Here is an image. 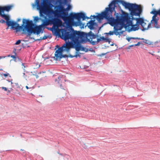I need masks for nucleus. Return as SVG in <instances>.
I'll use <instances>...</instances> for the list:
<instances>
[{"mask_svg":"<svg viewBox=\"0 0 160 160\" xmlns=\"http://www.w3.org/2000/svg\"><path fill=\"white\" fill-rule=\"evenodd\" d=\"M120 3L122 4L125 8L128 9L131 11V14L132 15H135L140 17V14L142 12V9L140 6L135 4H132L122 0H114L112 1L109 5V7L106 8L105 11L102 12L101 14H98V15H91L89 19H91L96 18L98 21L100 22V21L105 18L107 19L108 23L112 26L114 27V31H110L107 34L111 35L114 33L116 35H120L123 33L124 31H121L122 29L124 27L122 28L120 30H117L115 28L116 26H117L118 24L120 23L119 21L117 20V17H120L122 15L118 13H117L116 11L114 13L116 19L112 17V12L115 10V7L116 4Z\"/></svg>","mask_w":160,"mask_h":160,"instance_id":"1","label":"nucleus"},{"mask_svg":"<svg viewBox=\"0 0 160 160\" xmlns=\"http://www.w3.org/2000/svg\"><path fill=\"white\" fill-rule=\"evenodd\" d=\"M64 26L61 20L55 19L54 20V25L52 32L56 36L61 37L65 41L70 39L71 42H68L70 43V47L68 48V56L71 58L80 57V53L79 51H83L85 52L88 51V49L81 46V43L85 42L86 38L83 35L75 33L70 34V32L67 31L64 29H62Z\"/></svg>","mask_w":160,"mask_h":160,"instance_id":"2","label":"nucleus"},{"mask_svg":"<svg viewBox=\"0 0 160 160\" xmlns=\"http://www.w3.org/2000/svg\"><path fill=\"white\" fill-rule=\"evenodd\" d=\"M32 6L33 8L36 7L37 9L39 11V16L41 18L38 16L33 17L34 21L37 22L39 20H41L43 25L45 26L49 25L50 22L53 24L52 31L53 30L54 20L55 19H60L58 18L52 19L54 16H60V14L63 13L64 9L61 5L56 6L55 7V10L53 9V5L51 3H47L46 0H43L40 3L39 0H35V3H32Z\"/></svg>","mask_w":160,"mask_h":160,"instance_id":"3","label":"nucleus"},{"mask_svg":"<svg viewBox=\"0 0 160 160\" xmlns=\"http://www.w3.org/2000/svg\"><path fill=\"white\" fill-rule=\"evenodd\" d=\"M130 14H131L130 13ZM132 16V18L128 13L122 11V15L117 17V20L120 23L115 28L117 30H120L124 27L125 30L128 32L138 30L139 29V25L143 28L142 30H148L150 28L151 24L143 18H134Z\"/></svg>","mask_w":160,"mask_h":160,"instance_id":"4","label":"nucleus"},{"mask_svg":"<svg viewBox=\"0 0 160 160\" xmlns=\"http://www.w3.org/2000/svg\"><path fill=\"white\" fill-rule=\"evenodd\" d=\"M7 20V25L8 27L11 26V29H14L17 32L22 31V33H27L30 35L33 33L37 35L39 34L41 32L43 33V25L34 26L33 21L29 19H23L22 25L20 26L13 21H8V17H5Z\"/></svg>","mask_w":160,"mask_h":160,"instance_id":"5","label":"nucleus"},{"mask_svg":"<svg viewBox=\"0 0 160 160\" xmlns=\"http://www.w3.org/2000/svg\"><path fill=\"white\" fill-rule=\"evenodd\" d=\"M71 0H57L56 1L58 2L59 4L55 6V7L61 5L64 9L63 13L60 14V16H54L55 17L58 18H61L64 22L69 25L72 26H82L83 28L84 24H82L80 21L81 18L82 20H85L86 19H89V18L86 16L85 13L82 12L75 13H70L69 16L66 17L67 13L65 12L66 9L64 8V7L63 4H66L68 2H70Z\"/></svg>","mask_w":160,"mask_h":160,"instance_id":"6","label":"nucleus"},{"mask_svg":"<svg viewBox=\"0 0 160 160\" xmlns=\"http://www.w3.org/2000/svg\"><path fill=\"white\" fill-rule=\"evenodd\" d=\"M70 43L66 42L61 47L57 50L55 53V56L53 57L54 59L56 60H60V59L63 57H69L68 48L70 47Z\"/></svg>","mask_w":160,"mask_h":160,"instance_id":"7","label":"nucleus"},{"mask_svg":"<svg viewBox=\"0 0 160 160\" xmlns=\"http://www.w3.org/2000/svg\"><path fill=\"white\" fill-rule=\"evenodd\" d=\"M12 5L9 6H5L3 7H0V15L2 16V17L4 18L6 20V24H7V20L5 18V17H8V20L9 21H13L18 24L17 22H18L20 21L21 19L20 18H18L17 20V22H16L10 20V16L9 15H8L5 14L4 13V11H7V12L9 11L12 8Z\"/></svg>","mask_w":160,"mask_h":160,"instance_id":"8","label":"nucleus"},{"mask_svg":"<svg viewBox=\"0 0 160 160\" xmlns=\"http://www.w3.org/2000/svg\"><path fill=\"white\" fill-rule=\"evenodd\" d=\"M75 33H77L78 34H82V35H83L84 37H86V40L85 41V42H86L88 40V37H92V38L94 37V34L93 33H92L91 31L90 32L88 33H86L84 32H80L79 31H74L73 32H70L71 34H73Z\"/></svg>","mask_w":160,"mask_h":160,"instance_id":"9","label":"nucleus"},{"mask_svg":"<svg viewBox=\"0 0 160 160\" xmlns=\"http://www.w3.org/2000/svg\"><path fill=\"white\" fill-rule=\"evenodd\" d=\"M94 21L95 19L93 21L91 20L87 24L88 27L91 30L94 29L97 26V24Z\"/></svg>","mask_w":160,"mask_h":160,"instance_id":"10","label":"nucleus"},{"mask_svg":"<svg viewBox=\"0 0 160 160\" xmlns=\"http://www.w3.org/2000/svg\"><path fill=\"white\" fill-rule=\"evenodd\" d=\"M62 78V76H59L58 77V79H55V81L56 82H57V83L59 84L60 86L61 87V85L60 84V83L61 82V79Z\"/></svg>","mask_w":160,"mask_h":160,"instance_id":"11","label":"nucleus"},{"mask_svg":"<svg viewBox=\"0 0 160 160\" xmlns=\"http://www.w3.org/2000/svg\"><path fill=\"white\" fill-rule=\"evenodd\" d=\"M157 21L156 16L155 15L153 16L152 18V20L151 21L152 23H154L155 24L157 25Z\"/></svg>","mask_w":160,"mask_h":160,"instance_id":"12","label":"nucleus"},{"mask_svg":"<svg viewBox=\"0 0 160 160\" xmlns=\"http://www.w3.org/2000/svg\"><path fill=\"white\" fill-rule=\"evenodd\" d=\"M151 13L154 14L155 15L157 14H159L160 15V9L158 11H156L154 10H153L151 12Z\"/></svg>","mask_w":160,"mask_h":160,"instance_id":"13","label":"nucleus"},{"mask_svg":"<svg viewBox=\"0 0 160 160\" xmlns=\"http://www.w3.org/2000/svg\"><path fill=\"white\" fill-rule=\"evenodd\" d=\"M71 8H72V6L70 5H68V7L66 8H65L66 9V11H67L69 10ZM65 12L66 13H67V15L66 16V17H67V16L68 15V13L66 12Z\"/></svg>","mask_w":160,"mask_h":160,"instance_id":"14","label":"nucleus"},{"mask_svg":"<svg viewBox=\"0 0 160 160\" xmlns=\"http://www.w3.org/2000/svg\"><path fill=\"white\" fill-rule=\"evenodd\" d=\"M143 40V42L144 43H145L149 44H150L151 43V42L149 40L144 39V40Z\"/></svg>","mask_w":160,"mask_h":160,"instance_id":"15","label":"nucleus"},{"mask_svg":"<svg viewBox=\"0 0 160 160\" xmlns=\"http://www.w3.org/2000/svg\"><path fill=\"white\" fill-rule=\"evenodd\" d=\"M132 39H139V40H144L143 38H132L131 37Z\"/></svg>","mask_w":160,"mask_h":160,"instance_id":"16","label":"nucleus"},{"mask_svg":"<svg viewBox=\"0 0 160 160\" xmlns=\"http://www.w3.org/2000/svg\"><path fill=\"white\" fill-rule=\"evenodd\" d=\"M47 36L45 35L44 36H43V37H41L40 38V39H41V40H44V39H47Z\"/></svg>","mask_w":160,"mask_h":160,"instance_id":"17","label":"nucleus"},{"mask_svg":"<svg viewBox=\"0 0 160 160\" xmlns=\"http://www.w3.org/2000/svg\"><path fill=\"white\" fill-rule=\"evenodd\" d=\"M21 42V41L20 40H18L15 43V44L18 45Z\"/></svg>","mask_w":160,"mask_h":160,"instance_id":"18","label":"nucleus"},{"mask_svg":"<svg viewBox=\"0 0 160 160\" xmlns=\"http://www.w3.org/2000/svg\"><path fill=\"white\" fill-rule=\"evenodd\" d=\"M14 59V61L16 62H17L18 61H19V58H18V57H16V58H15Z\"/></svg>","mask_w":160,"mask_h":160,"instance_id":"19","label":"nucleus"},{"mask_svg":"<svg viewBox=\"0 0 160 160\" xmlns=\"http://www.w3.org/2000/svg\"><path fill=\"white\" fill-rule=\"evenodd\" d=\"M131 39H132L131 38L127 37L126 38V39L128 41V42H130V40H131Z\"/></svg>","mask_w":160,"mask_h":160,"instance_id":"20","label":"nucleus"},{"mask_svg":"<svg viewBox=\"0 0 160 160\" xmlns=\"http://www.w3.org/2000/svg\"><path fill=\"white\" fill-rule=\"evenodd\" d=\"M16 48H14L13 49V53H14L15 55H16Z\"/></svg>","mask_w":160,"mask_h":160,"instance_id":"21","label":"nucleus"},{"mask_svg":"<svg viewBox=\"0 0 160 160\" xmlns=\"http://www.w3.org/2000/svg\"><path fill=\"white\" fill-rule=\"evenodd\" d=\"M22 68L25 71V66L24 65V63H22Z\"/></svg>","mask_w":160,"mask_h":160,"instance_id":"22","label":"nucleus"},{"mask_svg":"<svg viewBox=\"0 0 160 160\" xmlns=\"http://www.w3.org/2000/svg\"><path fill=\"white\" fill-rule=\"evenodd\" d=\"M3 75L5 77H6L7 76H8L9 75V73H7L5 74H3Z\"/></svg>","mask_w":160,"mask_h":160,"instance_id":"23","label":"nucleus"},{"mask_svg":"<svg viewBox=\"0 0 160 160\" xmlns=\"http://www.w3.org/2000/svg\"><path fill=\"white\" fill-rule=\"evenodd\" d=\"M0 22L1 23H4L5 22V21L3 19H2L0 20Z\"/></svg>","mask_w":160,"mask_h":160,"instance_id":"24","label":"nucleus"},{"mask_svg":"<svg viewBox=\"0 0 160 160\" xmlns=\"http://www.w3.org/2000/svg\"><path fill=\"white\" fill-rule=\"evenodd\" d=\"M2 88L3 89H4V91H6L7 90V88H5V87H2Z\"/></svg>","mask_w":160,"mask_h":160,"instance_id":"25","label":"nucleus"},{"mask_svg":"<svg viewBox=\"0 0 160 160\" xmlns=\"http://www.w3.org/2000/svg\"><path fill=\"white\" fill-rule=\"evenodd\" d=\"M140 44V42H138L137 44L135 45V46H139Z\"/></svg>","mask_w":160,"mask_h":160,"instance_id":"26","label":"nucleus"},{"mask_svg":"<svg viewBox=\"0 0 160 160\" xmlns=\"http://www.w3.org/2000/svg\"><path fill=\"white\" fill-rule=\"evenodd\" d=\"M15 55H11V57L13 59H14L16 58V57H15Z\"/></svg>","mask_w":160,"mask_h":160,"instance_id":"27","label":"nucleus"},{"mask_svg":"<svg viewBox=\"0 0 160 160\" xmlns=\"http://www.w3.org/2000/svg\"><path fill=\"white\" fill-rule=\"evenodd\" d=\"M22 77H23L24 78H26V76L25 75V73H23V75Z\"/></svg>","mask_w":160,"mask_h":160,"instance_id":"28","label":"nucleus"},{"mask_svg":"<svg viewBox=\"0 0 160 160\" xmlns=\"http://www.w3.org/2000/svg\"><path fill=\"white\" fill-rule=\"evenodd\" d=\"M40 66V65L39 64H37L36 65V67L37 68L39 67Z\"/></svg>","mask_w":160,"mask_h":160,"instance_id":"29","label":"nucleus"},{"mask_svg":"<svg viewBox=\"0 0 160 160\" xmlns=\"http://www.w3.org/2000/svg\"><path fill=\"white\" fill-rule=\"evenodd\" d=\"M26 88L27 89H29V88L28 87V86H26Z\"/></svg>","mask_w":160,"mask_h":160,"instance_id":"30","label":"nucleus"},{"mask_svg":"<svg viewBox=\"0 0 160 160\" xmlns=\"http://www.w3.org/2000/svg\"><path fill=\"white\" fill-rule=\"evenodd\" d=\"M36 78H38V76L37 75H36Z\"/></svg>","mask_w":160,"mask_h":160,"instance_id":"31","label":"nucleus"},{"mask_svg":"<svg viewBox=\"0 0 160 160\" xmlns=\"http://www.w3.org/2000/svg\"><path fill=\"white\" fill-rule=\"evenodd\" d=\"M105 53L102 54V55H105Z\"/></svg>","mask_w":160,"mask_h":160,"instance_id":"32","label":"nucleus"},{"mask_svg":"<svg viewBox=\"0 0 160 160\" xmlns=\"http://www.w3.org/2000/svg\"><path fill=\"white\" fill-rule=\"evenodd\" d=\"M8 82H11V84H12V81H8Z\"/></svg>","mask_w":160,"mask_h":160,"instance_id":"33","label":"nucleus"},{"mask_svg":"<svg viewBox=\"0 0 160 160\" xmlns=\"http://www.w3.org/2000/svg\"><path fill=\"white\" fill-rule=\"evenodd\" d=\"M135 46V45H132L131 46V47H132V46Z\"/></svg>","mask_w":160,"mask_h":160,"instance_id":"34","label":"nucleus"},{"mask_svg":"<svg viewBox=\"0 0 160 160\" xmlns=\"http://www.w3.org/2000/svg\"><path fill=\"white\" fill-rule=\"evenodd\" d=\"M1 58L0 57V59H1Z\"/></svg>","mask_w":160,"mask_h":160,"instance_id":"35","label":"nucleus"}]
</instances>
